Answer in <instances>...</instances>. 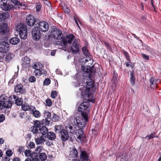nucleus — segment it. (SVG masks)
<instances>
[{
	"mask_svg": "<svg viewBox=\"0 0 161 161\" xmlns=\"http://www.w3.org/2000/svg\"><path fill=\"white\" fill-rule=\"evenodd\" d=\"M39 158L41 161H44L47 158V156L45 153L42 152L40 154Z\"/></svg>",
	"mask_w": 161,
	"mask_h": 161,
	"instance_id": "e433bc0d",
	"label": "nucleus"
},
{
	"mask_svg": "<svg viewBox=\"0 0 161 161\" xmlns=\"http://www.w3.org/2000/svg\"><path fill=\"white\" fill-rule=\"evenodd\" d=\"M118 161H128V158L126 153L125 152L120 153L119 155L116 158Z\"/></svg>",
	"mask_w": 161,
	"mask_h": 161,
	"instance_id": "dca6fc26",
	"label": "nucleus"
},
{
	"mask_svg": "<svg viewBox=\"0 0 161 161\" xmlns=\"http://www.w3.org/2000/svg\"><path fill=\"white\" fill-rule=\"evenodd\" d=\"M158 80H154L152 78L150 80V86L151 87H153L154 85H156V83L158 81Z\"/></svg>",
	"mask_w": 161,
	"mask_h": 161,
	"instance_id": "ea45409f",
	"label": "nucleus"
},
{
	"mask_svg": "<svg viewBox=\"0 0 161 161\" xmlns=\"http://www.w3.org/2000/svg\"><path fill=\"white\" fill-rule=\"evenodd\" d=\"M31 112L32 113V114L36 118H39L41 116V113L40 112L36 110L35 107H32L31 108Z\"/></svg>",
	"mask_w": 161,
	"mask_h": 161,
	"instance_id": "4be33fe9",
	"label": "nucleus"
},
{
	"mask_svg": "<svg viewBox=\"0 0 161 161\" xmlns=\"http://www.w3.org/2000/svg\"><path fill=\"white\" fill-rule=\"evenodd\" d=\"M11 2L19 8L25 6V5H23L17 0H12Z\"/></svg>",
	"mask_w": 161,
	"mask_h": 161,
	"instance_id": "c9c22d12",
	"label": "nucleus"
},
{
	"mask_svg": "<svg viewBox=\"0 0 161 161\" xmlns=\"http://www.w3.org/2000/svg\"><path fill=\"white\" fill-rule=\"evenodd\" d=\"M78 152L77 150L74 148L70 152L69 155V158H75L77 157Z\"/></svg>",
	"mask_w": 161,
	"mask_h": 161,
	"instance_id": "bb28decb",
	"label": "nucleus"
},
{
	"mask_svg": "<svg viewBox=\"0 0 161 161\" xmlns=\"http://www.w3.org/2000/svg\"><path fill=\"white\" fill-rule=\"evenodd\" d=\"M1 100L0 101V110L3 108H9L11 107L13 101L12 100V97L9 98L4 95L2 96Z\"/></svg>",
	"mask_w": 161,
	"mask_h": 161,
	"instance_id": "7ed1b4c3",
	"label": "nucleus"
},
{
	"mask_svg": "<svg viewBox=\"0 0 161 161\" xmlns=\"http://www.w3.org/2000/svg\"><path fill=\"white\" fill-rule=\"evenodd\" d=\"M72 121L71 118L67 119L66 122L67 125H65L64 129L67 132L71 133L73 132L74 131V129L73 127V124L71 123Z\"/></svg>",
	"mask_w": 161,
	"mask_h": 161,
	"instance_id": "9d476101",
	"label": "nucleus"
},
{
	"mask_svg": "<svg viewBox=\"0 0 161 161\" xmlns=\"http://www.w3.org/2000/svg\"><path fill=\"white\" fill-rule=\"evenodd\" d=\"M19 39L18 37H14L9 40L10 43L12 45H16L19 42Z\"/></svg>",
	"mask_w": 161,
	"mask_h": 161,
	"instance_id": "a878e982",
	"label": "nucleus"
},
{
	"mask_svg": "<svg viewBox=\"0 0 161 161\" xmlns=\"http://www.w3.org/2000/svg\"><path fill=\"white\" fill-rule=\"evenodd\" d=\"M41 8V4L40 3H37L36 6V11H39Z\"/></svg>",
	"mask_w": 161,
	"mask_h": 161,
	"instance_id": "4d7b16f0",
	"label": "nucleus"
},
{
	"mask_svg": "<svg viewBox=\"0 0 161 161\" xmlns=\"http://www.w3.org/2000/svg\"><path fill=\"white\" fill-rule=\"evenodd\" d=\"M51 36L56 39L61 41L63 37V35L62 31L55 26H53L51 30Z\"/></svg>",
	"mask_w": 161,
	"mask_h": 161,
	"instance_id": "0eeeda50",
	"label": "nucleus"
},
{
	"mask_svg": "<svg viewBox=\"0 0 161 161\" xmlns=\"http://www.w3.org/2000/svg\"><path fill=\"white\" fill-rule=\"evenodd\" d=\"M79 40L78 39H75L72 44L71 49L73 52H77L79 49Z\"/></svg>",
	"mask_w": 161,
	"mask_h": 161,
	"instance_id": "ddd939ff",
	"label": "nucleus"
},
{
	"mask_svg": "<svg viewBox=\"0 0 161 161\" xmlns=\"http://www.w3.org/2000/svg\"><path fill=\"white\" fill-rule=\"evenodd\" d=\"M14 56L13 54H8L6 56V60L7 61H9L14 57Z\"/></svg>",
	"mask_w": 161,
	"mask_h": 161,
	"instance_id": "79ce46f5",
	"label": "nucleus"
},
{
	"mask_svg": "<svg viewBox=\"0 0 161 161\" xmlns=\"http://www.w3.org/2000/svg\"><path fill=\"white\" fill-rule=\"evenodd\" d=\"M27 147L28 148H33L35 147V144L34 142H30L27 143Z\"/></svg>",
	"mask_w": 161,
	"mask_h": 161,
	"instance_id": "37998d69",
	"label": "nucleus"
},
{
	"mask_svg": "<svg viewBox=\"0 0 161 161\" xmlns=\"http://www.w3.org/2000/svg\"><path fill=\"white\" fill-rule=\"evenodd\" d=\"M13 161H20V159L18 158H15Z\"/></svg>",
	"mask_w": 161,
	"mask_h": 161,
	"instance_id": "774afa93",
	"label": "nucleus"
},
{
	"mask_svg": "<svg viewBox=\"0 0 161 161\" xmlns=\"http://www.w3.org/2000/svg\"><path fill=\"white\" fill-rule=\"evenodd\" d=\"M82 51L86 57L91 56L88 50L86 47H84L82 48Z\"/></svg>",
	"mask_w": 161,
	"mask_h": 161,
	"instance_id": "f704fd0d",
	"label": "nucleus"
},
{
	"mask_svg": "<svg viewBox=\"0 0 161 161\" xmlns=\"http://www.w3.org/2000/svg\"><path fill=\"white\" fill-rule=\"evenodd\" d=\"M13 152L11 150H7L6 153L7 156H10L12 155Z\"/></svg>",
	"mask_w": 161,
	"mask_h": 161,
	"instance_id": "8fccbe9b",
	"label": "nucleus"
},
{
	"mask_svg": "<svg viewBox=\"0 0 161 161\" xmlns=\"http://www.w3.org/2000/svg\"><path fill=\"white\" fill-rule=\"evenodd\" d=\"M38 130H39V129L36 127H35V126H33V128L32 129L31 131L33 132V133L36 134L37 133Z\"/></svg>",
	"mask_w": 161,
	"mask_h": 161,
	"instance_id": "a18cd8bd",
	"label": "nucleus"
},
{
	"mask_svg": "<svg viewBox=\"0 0 161 161\" xmlns=\"http://www.w3.org/2000/svg\"><path fill=\"white\" fill-rule=\"evenodd\" d=\"M50 80L49 79H46L43 82V85L46 86L50 84Z\"/></svg>",
	"mask_w": 161,
	"mask_h": 161,
	"instance_id": "49530a36",
	"label": "nucleus"
},
{
	"mask_svg": "<svg viewBox=\"0 0 161 161\" xmlns=\"http://www.w3.org/2000/svg\"><path fill=\"white\" fill-rule=\"evenodd\" d=\"M12 97V100L14 99L13 102H15V104L18 106L22 105L23 101L21 98H18L15 95H13L11 96Z\"/></svg>",
	"mask_w": 161,
	"mask_h": 161,
	"instance_id": "6ab92c4d",
	"label": "nucleus"
},
{
	"mask_svg": "<svg viewBox=\"0 0 161 161\" xmlns=\"http://www.w3.org/2000/svg\"><path fill=\"white\" fill-rule=\"evenodd\" d=\"M9 49V44L7 40L4 39L0 40V52L4 53L6 52Z\"/></svg>",
	"mask_w": 161,
	"mask_h": 161,
	"instance_id": "6e6552de",
	"label": "nucleus"
},
{
	"mask_svg": "<svg viewBox=\"0 0 161 161\" xmlns=\"http://www.w3.org/2000/svg\"><path fill=\"white\" fill-rule=\"evenodd\" d=\"M74 19H75V23L76 24V25L78 26L80 28V26H79V25L78 24V22H80V21L79 20V19H78V18L77 17H74Z\"/></svg>",
	"mask_w": 161,
	"mask_h": 161,
	"instance_id": "bf43d9fd",
	"label": "nucleus"
},
{
	"mask_svg": "<svg viewBox=\"0 0 161 161\" xmlns=\"http://www.w3.org/2000/svg\"><path fill=\"white\" fill-rule=\"evenodd\" d=\"M151 4L153 6V8H154V4H157L158 2L157 0H151Z\"/></svg>",
	"mask_w": 161,
	"mask_h": 161,
	"instance_id": "052dcab7",
	"label": "nucleus"
},
{
	"mask_svg": "<svg viewBox=\"0 0 161 161\" xmlns=\"http://www.w3.org/2000/svg\"><path fill=\"white\" fill-rule=\"evenodd\" d=\"M74 37V36L72 34L67 35L66 37H63L61 41H57L56 44L61 47V49L67 51L69 48L70 44L75 39Z\"/></svg>",
	"mask_w": 161,
	"mask_h": 161,
	"instance_id": "f257e3e1",
	"label": "nucleus"
},
{
	"mask_svg": "<svg viewBox=\"0 0 161 161\" xmlns=\"http://www.w3.org/2000/svg\"><path fill=\"white\" fill-rule=\"evenodd\" d=\"M25 154L26 157H30L31 158L37 157V154L35 153H31V151L30 150H26L25 152Z\"/></svg>",
	"mask_w": 161,
	"mask_h": 161,
	"instance_id": "b1692460",
	"label": "nucleus"
},
{
	"mask_svg": "<svg viewBox=\"0 0 161 161\" xmlns=\"http://www.w3.org/2000/svg\"><path fill=\"white\" fill-rule=\"evenodd\" d=\"M4 140L2 138H0V144H2L4 142Z\"/></svg>",
	"mask_w": 161,
	"mask_h": 161,
	"instance_id": "69168bd1",
	"label": "nucleus"
},
{
	"mask_svg": "<svg viewBox=\"0 0 161 161\" xmlns=\"http://www.w3.org/2000/svg\"><path fill=\"white\" fill-rule=\"evenodd\" d=\"M5 119L4 115L3 114H0V122H3Z\"/></svg>",
	"mask_w": 161,
	"mask_h": 161,
	"instance_id": "5fc2aeb1",
	"label": "nucleus"
},
{
	"mask_svg": "<svg viewBox=\"0 0 161 161\" xmlns=\"http://www.w3.org/2000/svg\"><path fill=\"white\" fill-rule=\"evenodd\" d=\"M81 159L84 160H87L88 158V155L85 151H82L80 155Z\"/></svg>",
	"mask_w": 161,
	"mask_h": 161,
	"instance_id": "7c9ffc66",
	"label": "nucleus"
},
{
	"mask_svg": "<svg viewBox=\"0 0 161 161\" xmlns=\"http://www.w3.org/2000/svg\"><path fill=\"white\" fill-rule=\"evenodd\" d=\"M30 63V59L27 57H25L23 59L22 62V65H25L29 64Z\"/></svg>",
	"mask_w": 161,
	"mask_h": 161,
	"instance_id": "4c0bfd02",
	"label": "nucleus"
},
{
	"mask_svg": "<svg viewBox=\"0 0 161 161\" xmlns=\"http://www.w3.org/2000/svg\"><path fill=\"white\" fill-rule=\"evenodd\" d=\"M86 86L82 85L80 86V90L81 91L82 94L85 93L88 97L90 96V93L89 92L91 88L94 86L93 81L92 80H87L85 84Z\"/></svg>",
	"mask_w": 161,
	"mask_h": 161,
	"instance_id": "20e7f679",
	"label": "nucleus"
},
{
	"mask_svg": "<svg viewBox=\"0 0 161 161\" xmlns=\"http://www.w3.org/2000/svg\"><path fill=\"white\" fill-rule=\"evenodd\" d=\"M41 122L38 120H36L34 122V126L35 127H36L39 129V130H40L41 127Z\"/></svg>",
	"mask_w": 161,
	"mask_h": 161,
	"instance_id": "a19ab883",
	"label": "nucleus"
},
{
	"mask_svg": "<svg viewBox=\"0 0 161 161\" xmlns=\"http://www.w3.org/2000/svg\"><path fill=\"white\" fill-rule=\"evenodd\" d=\"M88 104V102H83L80 105L79 107L78 108V111L82 112V113L84 111L87 109L88 108L87 106Z\"/></svg>",
	"mask_w": 161,
	"mask_h": 161,
	"instance_id": "a211bd4d",
	"label": "nucleus"
},
{
	"mask_svg": "<svg viewBox=\"0 0 161 161\" xmlns=\"http://www.w3.org/2000/svg\"><path fill=\"white\" fill-rule=\"evenodd\" d=\"M82 62L84 63V66H81L82 70L85 72H88L89 69L88 67L91 66L93 62V60L91 56L84 58L82 59Z\"/></svg>",
	"mask_w": 161,
	"mask_h": 161,
	"instance_id": "423d86ee",
	"label": "nucleus"
},
{
	"mask_svg": "<svg viewBox=\"0 0 161 161\" xmlns=\"http://www.w3.org/2000/svg\"><path fill=\"white\" fill-rule=\"evenodd\" d=\"M13 8L14 5L10 3H8L7 1L5 3H3V4L1 6V8L4 11L9 10Z\"/></svg>",
	"mask_w": 161,
	"mask_h": 161,
	"instance_id": "4468645a",
	"label": "nucleus"
},
{
	"mask_svg": "<svg viewBox=\"0 0 161 161\" xmlns=\"http://www.w3.org/2000/svg\"><path fill=\"white\" fill-rule=\"evenodd\" d=\"M82 129L80 128V129H78L76 133V135L78 136L77 138L80 140L81 138L83 133V131Z\"/></svg>",
	"mask_w": 161,
	"mask_h": 161,
	"instance_id": "72a5a7b5",
	"label": "nucleus"
},
{
	"mask_svg": "<svg viewBox=\"0 0 161 161\" xmlns=\"http://www.w3.org/2000/svg\"><path fill=\"white\" fill-rule=\"evenodd\" d=\"M155 133H153L151 134L150 135V137H151V138L152 139L153 138L155 137Z\"/></svg>",
	"mask_w": 161,
	"mask_h": 161,
	"instance_id": "e2e57ef3",
	"label": "nucleus"
},
{
	"mask_svg": "<svg viewBox=\"0 0 161 161\" xmlns=\"http://www.w3.org/2000/svg\"><path fill=\"white\" fill-rule=\"evenodd\" d=\"M124 55L125 56L127 59L128 61H130V58H129V56L128 53L124 51Z\"/></svg>",
	"mask_w": 161,
	"mask_h": 161,
	"instance_id": "6e6d98bb",
	"label": "nucleus"
},
{
	"mask_svg": "<svg viewBox=\"0 0 161 161\" xmlns=\"http://www.w3.org/2000/svg\"><path fill=\"white\" fill-rule=\"evenodd\" d=\"M130 82L132 85H134L135 84L134 77L133 73H130Z\"/></svg>",
	"mask_w": 161,
	"mask_h": 161,
	"instance_id": "c03bdc74",
	"label": "nucleus"
},
{
	"mask_svg": "<svg viewBox=\"0 0 161 161\" xmlns=\"http://www.w3.org/2000/svg\"><path fill=\"white\" fill-rule=\"evenodd\" d=\"M29 80L30 82H33L36 80V78L35 77L33 76H31L29 79Z\"/></svg>",
	"mask_w": 161,
	"mask_h": 161,
	"instance_id": "864d4df0",
	"label": "nucleus"
},
{
	"mask_svg": "<svg viewBox=\"0 0 161 161\" xmlns=\"http://www.w3.org/2000/svg\"><path fill=\"white\" fill-rule=\"evenodd\" d=\"M44 150L43 147L42 146H37L36 148L35 153L36 154L37 153H40L43 152V151Z\"/></svg>",
	"mask_w": 161,
	"mask_h": 161,
	"instance_id": "58836bf2",
	"label": "nucleus"
},
{
	"mask_svg": "<svg viewBox=\"0 0 161 161\" xmlns=\"http://www.w3.org/2000/svg\"><path fill=\"white\" fill-rule=\"evenodd\" d=\"M39 30L41 31L46 32L47 31L49 28V25L48 23L46 22H40L38 24V27Z\"/></svg>",
	"mask_w": 161,
	"mask_h": 161,
	"instance_id": "f8f14e48",
	"label": "nucleus"
},
{
	"mask_svg": "<svg viewBox=\"0 0 161 161\" xmlns=\"http://www.w3.org/2000/svg\"><path fill=\"white\" fill-rule=\"evenodd\" d=\"M56 133L60 134L64 130L63 126L61 125H56L54 127Z\"/></svg>",
	"mask_w": 161,
	"mask_h": 161,
	"instance_id": "393cba45",
	"label": "nucleus"
},
{
	"mask_svg": "<svg viewBox=\"0 0 161 161\" xmlns=\"http://www.w3.org/2000/svg\"><path fill=\"white\" fill-rule=\"evenodd\" d=\"M43 65L41 63L37 62L33 66V68L35 69L34 74L36 76H40L42 74V70Z\"/></svg>",
	"mask_w": 161,
	"mask_h": 161,
	"instance_id": "1a4fd4ad",
	"label": "nucleus"
},
{
	"mask_svg": "<svg viewBox=\"0 0 161 161\" xmlns=\"http://www.w3.org/2000/svg\"><path fill=\"white\" fill-rule=\"evenodd\" d=\"M143 57L146 60L149 59V56L148 55H146L144 54H142Z\"/></svg>",
	"mask_w": 161,
	"mask_h": 161,
	"instance_id": "680f3d73",
	"label": "nucleus"
},
{
	"mask_svg": "<svg viewBox=\"0 0 161 161\" xmlns=\"http://www.w3.org/2000/svg\"><path fill=\"white\" fill-rule=\"evenodd\" d=\"M23 86L21 84L16 85L14 87V92H20L23 89Z\"/></svg>",
	"mask_w": 161,
	"mask_h": 161,
	"instance_id": "c756f323",
	"label": "nucleus"
},
{
	"mask_svg": "<svg viewBox=\"0 0 161 161\" xmlns=\"http://www.w3.org/2000/svg\"><path fill=\"white\" fill-rule=\"evenodd\" d=\"M38 28L34 27L32 31V38L35 40H37L40 38V33Z\"/></svg>",
	"mask_w": 161,
	"mask_h": 161,
	"instance_id": "9b49d317",
	"label": "nucleus"
},
{
	"mask_svg": "<svg viewBox=\"0 0 161 161\" xmlns=\"http://www.w3.org/2000/svg\"><path fill=\"white\" fill-rule=\"evenodd\" d=\"M63 8L64 12L65 13L67 14H68L69 13V10L68 8L66 6L64 5V6L63 7Z\"/></svg>",
	"mask_w": 161,
	"mask_h": 161,
	"instance_id": "de8ad7c7",
	"label": "nucleus"
},
{
	"mask_svg": "<svg viewBox=\"0 0 161 161\" xmlns=\"http://www.w3.org/2000/svg\"><path fill=\"white\" fill-rule=\"evenodd\" d=\"M47 105L48 106H50L52 105L51 101L50 99H47L46 101Z\"/></svg>",
	"mask_w": 161,
	"mask_h": 161,
	"instance_id": "13d9d810",
	"label": "nucleus"
},
{
	"mask_svg": "<svg viewBox=\"0 0 161 161\" xmlns=\"http://www.w3.org/2000/svg\"><path fill=\"white\" fill-rule=\"evenodd\" d=\"M31 161H40L37 158H32Z\"/></svg>",
	"mask_w": 161,
	"mask_h": 161,
	"instance_id": "0e129e2a",
	"label": "nucleus"
},
{
	"mask_svg": "<svg viewBox=\"0 0 161 161\" xmlns=\"http://www.w3.org/2000/svg\"><path fill=\"white\" fill-rule=\"evenodd\" d=\"M27 25L31 26H33L35 22V19L34 17L32 15H29L26 19Z\"/></svg>",
	"mask_w": 161,
	"mask_h": 161,
	"instance_id": "f3484780",
	"label": "nucleus"
},
{
	"mask_svg": "<svg viewBox=\"0 0 161 161\" xmlns=\"http://www.w3.org/2000/svg\"><path fill=\"white\" fill-rule=\"evenodd\" d=\"M44 117L46 119V122H49L51 121V114L48 111H45L44 113Z\"/></svg>",
	"mask_w": 161,
	"mask_h": 161,
	"instance_id": "5701e85b",
	"label": "nucleus"
},
{
	"mask_svg": "<svg viewBox=\"0 0 161 161\" xmlns=\"http://www.w3.org/2000/svg\"><path fill=\"white\" fill-rule=\"evenodd\" d=\"M104 43L105 46H106L108 48H110V46L108 43L105 42Z\"/></svg>",
	"mask_w": 161,
	"mask_h": 161,
	"instance_id": "338daca9",
	"label": "nucleus"
},
{
	"mask_svg": "<svg viewBox=\"0 0 161 161\" xmlns=\"http://www.w3.org/2000/svg\"><path fill=\"white\" fill-rule=\"evenodd\" d=\"M60 136L61 140L64 141H66L69 137V135L65 129L60 134Z\"/></svg>",
	"mask_w": 161,
	"mask_h": 161,
	"instance_id": "aec40b11",
	"label": "nucleus"
},
{
	"mask_svg": "<svg viewBox=\"0 0 161 161\" xmlns=\"http://www.w3.org/2000/svg\"><path fill=\"white\" fill-rule=\"evenodd\" d=\"M10 15L8 13H2L0 14V21L4 20L6 19L9 17Z\"/></svg>",
	"mask_w": 161,
	"mask_h": 161,
	"instance_id": "cd10ccee",
	"label": "nucleus"
},
{
	"mask_svg": "<svg viewBox=\"0 0 161 161\" xmlns=\"http://www.w3.org/2000/svg\"><path fill=\"white\" fill-rule=\"evenodd\" d=\"M35 142L37 145L43 144L45 141V137L43 135H36L35 138Z\"/></svg>",
	"mask_w": 161,
	"mask_h": 161,
	"instance_id": "2eb2a0df",
	"label": "nucleus"
},
{
	"mask_svg": "<svg viewBox=\"0 0 161 161\" xmlns=\"http://www.w3.org/2000/svg\"><path fill=\"white\" fill-rule=\"evenodd\" d=\"M16 30L21 39H25L26 38L27 30L26 26L24 24L20 23L16 27Z\"/></svg>",
	"mask_w": 161,
	"mask_h": 161,
	"instance_id": "39448f33",
	"label": "nucleus"
},
{
	"mask_svg": "<svg viewBox=\"0 0 161 161\" xmlns=\"http://www.w3.org/2000/svg\"><path fill=\"white\" fill-rule=\"evenodd\" d=\"M53 119L55 121L58 120L59 119V117L58 116L54 114L53 115Z\"/></svg>",
	"mask_w": 161,
	"mask_h": 161,
	"instance_id": "3c124183",
	"label": "nucleus"
},
{
	"mask_svg": "<svg viewBox=\"0 0 161 161\" xmlns=\"http://www.w3.org/2000/svg\"><path fill=\"white\" fill-rule=\"evenodd\" d=\"M57 95V93L55 91H53L51 94V96L52 98H55Z\"/></svg>",
	"mask_w": 161,
	"mask_h": 161,
	"instance_id": "09e8293b",
	"label": "nucleus"
},
{
	"mask_svg": "<svg viewBox=\"0 0 161 161\" xmlns=\"http://www.w3.org/2000/svg\"><path fill=\"white\" fill-rule=\"evenodd\" d=\"M32 106H30L28 104L25 103L22 105V109L25 111L30 110L31 111V108Z\"/></svg>",
	"mask_w": 161,
	"mask_h": 161,
	"instance_id": "2f4dec72",
	"label": "nucleus"
},
{
	"mask_svg": "<svg viewBox=\"0 0 161 161\" xmlns=\"http://www.w3.org/2000/svg\"><path fill=\"white\" fill-rule=\"evenodd\" d=\"M47 138L51 140H53L55 139L56 136L55 133L53 132H49L47 133Z\"/></svg>",
	"mask_w": 161,
	"mask_h": 161,
	"instance_id": "c85d7f7f",
	"label": "nucleus"
},
{
	"mask_svg": "<svg viewBox=\"0 0 161 161\" xmlns=\"http://www.w3.org/2000/svg\"><path fill=\"white\" fill-rule=\"evenodd\" d=\"M126 65L127 67L130 66L131 68H133L134 67L133 64L131 62H130L126 63Z\"/></svg>",
	"mask_w": 161,
	"mask_h": 161,
	"instance_id": "603ef678",
	"label": "nucleus"
},
{
	"mask_svg": "<svg viewBox=\"0 0 161 161\" xmlns=\"http://www.w3.org/2000/svg\"><path fill=\"white\" fill-rule=\"evenodd\" d=\"M41 134V135H44L47 133L48 132V130L47 128L45 126L42 127L39 130Z\"/></svg>",
	"mask_w": 161,
	"mask_h": 161,
	"instance_id": "473e14b6",
	"label": "nucleus"
},
{
	"mask_svg": "<svg viewBox=\"0 0 161 161\" xmlns=\"http://www.w3.org/2000/svg\"><path fill=\"white\" fill-rule=\"evenodd\" d=\"M8 25L6 23H3L1 25L0 32L1 34H5L8 31Z\"/></svg>",
	"mask_w": 161,
	"mask_h": 161,
	"instance_id": "412c9836",
	"label": "nucleus"
},
{
	"mask_svg": "<svg viewBox=\"0 0 161 161\" xmlns=\"http://www.w3.org/2000/svg\"><path fill=\"white\" fill-rule=\"evenodd\" d=\"M88 113L86 112L81 113V115L76 117L74 119L71 118L74 124L79 128H84L86 125V122L88 121Z\"/></svg>",
	"mask_w": 161,
	"mask_h": 161,
	"instance_id": "f03ea898",
	"label": "nucleus"
}]
</instances>
